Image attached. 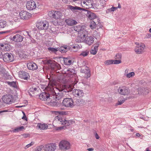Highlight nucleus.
Listing matches in <instances>:
<instances>
[{"instance_id": "58836bf2", "label": "nucleus", "mask_w": 151, "mask_h": 151, "mask_svg": "<svg viewBox=\"0 0 151 151\" xmlns=\"http://www.w3.org/2000/svg\"><path fill=\"white\" fill-rule=\"evenodd\" d=\"M113 60H107L105 62V64L106 65H109L113 64Z\"/></svg>"}, {"instance_id": "a19ab883", "label": "nucleus", "mask_w": 151, "mask_h": 151, "mask_svg": "<svg viewBox=\"0 0 151 151\" xmlns=\"http://www.w3.org/2000/svg\"><path fill=\"white\" fill-rule=\"evenodd\" d=\"M122 58V55L121 53H118L115 56V59L121 60Z\"/></svg>"}, {"instance_id": "052dcab7", "label": "nucleus", "mask_w": 151, "mask_h": 151, "mask_svg": "<svg viewBox=\"0 0 151 151\" xmlns=\"http://www.w3.org/2000/svg\"><path fill=\"white\" fill-rule=\"evenodd\" d=\"M84 5H85L87 6V2L86 1H83V2Z\"/></svg>"}, {"instance_id": "a211bd4d", "label": "nucleus", "mask_w": 151, "mask_h": 151, "mask_svg": "<svg viewBox=\"0 0 151 151\" xmlns=\"http://www.w3.org/2000/svg\"><path fill=\"white\" fill-rule=\"evenodd\" d=\"M19 76L20 78L25 80H27L29 77V73L24 71H20Z\"/></svg>"}, {"instance_id": "4be33fe9", "label": "nucleus", "mask_w": 151, "mask_h": 151, "mask_svg": "<svg viewBox=\"0 0 151 151\" xmlns=\"http://www.w3.org/2000/svg\"><path fill=\"white\" fill-rule=\"evenodd\" d=\"M51 99L50 101H48V103H50V104L53 106H58L60 105L61 103L60 101H57L58 100L55 99V98H51Z\"/></svg>"}, {"instance_id": "423d86ee", "label": "nucleus", "mask_w": 151, "mask_h": 151, "mask_svg": "<svg viewBox=\"0 0 151 151\" xmlns=\"http://www.w3.org/2000/svg\"><path fill=\"white\" fill-rule=\"evenodd\" d=\"M62 103L63 105L66 107H73L74 106L73 100L71 98H64Z\"/></svg>"}, {"instance_id": "f8f14e48", "label": "nucleus", "mask_w": 151, "mask_h": 151, "mask_svg": "<svg viewBox=\"0 0 151 151\" xmlns=\"http://www.w3.org/2000/svg\"><path fill=\"white\" fill-rule=\"evenodd\" d=\"M57 146L55 143H50L46 145L45 147V151H55Z\"/></svg>"}, {"instance_id": "6e6d98bb", "label": "nucleus", "mask_w": 151, "mask_h": 151, "mask_svg": "<svg viewBox=\"0 0 151 151\" xmlns=\"http://www.w3.org/2000/svg\"><path fill=\"white\" fill-rule=\"evenodd\" d=\"M93 150L94 149L93 148H89L87 149V150H88V151H93Z\"/></svg>"}, {"instance_id": "aec40b11", "label": "nucleus", "mask_w": 151, "mask_h": 151, "mask_svg": "<svg viewBox=\"0 0 151 151\" xmlns=\"http://www.w3.org/2000/svg\"><path fill=\"white\" fill-rule=\"evenodd\" d=\"M94 40L93 37L91 36H89L85 37L84 40V42L85 43L90 45L93 43Z\"/></svg>"}, {"instance_id": "79ce46f5", "label": "nucleus", "mask_w": 151, "mask_h": 151, "mask_svg": "<svg viewBox=\"0 0 151 151\" xmlns=\"http://www.w3.org/2000/svg\"><path fill=\"white\" fill-rule=\"evenodd\" d=\"M113 64H117L120 63H121L122 61L121 60H113Z\"/></svg>"}, {"instance_id": "ddd939ff", "label": "nucleus", "mask_w": 151, "mask_h": 151, "mask_svg": "<svg viewBox=\"0 0 151 151\" xmlns=\"http://www.w3.org/2000/svg\"><path fill=\"white\" fill-rule=\"evenodd\" d=\"M19 14L21 18L24 20H27L31 16L30 13L25 11H21Z\"/></svg>"}, {"instance_id": "774afa93", "label": "nucleus", "mask_w": 151, "mask_h": 151, "mask_svg": "<svg viewBox=\"0 0 151 151\" xmlns=\"http://www.w3.org/2000/svg\"><path fill=\"white\" fill-rule=\"evenodd\" d=\"M65 112L64 111H62V115L65 114Z\"/></svg>"}, {"instance_id": "4468645a", "label": "nucleus", "mask_w": 151, "mask_h": 151, "mask_svg": "<svg viewBox=\"0 0 151 151\" xmlns=\"http://www.w3.org/2000/svg\"><path fill=\"white\" fill-rule=\"evenodd\" d=\"M119 93L122 95H125L129 94L130 93L129 89L125 87H119L118 89Z\"/></svg>"}, {"instance_id": "49530a36", "label": "nucleus", "mask_w": 151, "mask_h": 151, "mask_svg": "<svg viewBox=\"0 0 151 151\" xmlns=\"http://www.w3.org/2000/svg\"><path fill=\"white\" fill-rule=\"evenodd\" d=\"M30 39L31 41V42L34 43V44H35L36 43V41L35 40H34V39H33L32 37L30 38Z\"/></svg>"}, {"instance_id": "69168bd1", "label": "nucleus", "mask_w": 151, "mask_h": 151, "mask_svg": "<svg viewBox=\"0 0 151 151\" xmlns=\"http://www.w3.org/2000/svg\"><path fill=\"white\" fill-rule=\"evenodd\" d=\"M33 90L34 91H36L37 90V88H33Z\"/></svg>"}, {"instance_id": "338daca9", "label": "nucleus", "mask_w": 151, "mask_h": 151, "mask_svg": "<svg viewBox=\"0 0 151 151\" xmlns=\"http://www.w3.org/2000/svg\"><path fill=\"white\" fill-rule=\"evenodd\" d=\"M30 91L32 92L33 91H34L33 88H32L30 89Z\"/></svg>"}, {"instance_id": "bf43d9fd", "label": "nucleus", "mask_w": 151, "mask_h": 151, "mask_svg": "<svg viewBox=\"0 0 151 151\" xmlns=\"http://www.w3.org/2000/svg\"><path fill=\"white\" fill-rule=\"evenodd\" d=\"M118 6L116 7L117 8H121V5H120V4L119 3H118Z\"/></svg>"}, {"instance_id": "09e8293b", "label": "nucleus", "mask_w": 151, "mask_h": 151, "mask_svg": "<svg viewBox=\"0 0 151 151\" xmlns=\"http://www.w3.org/2000/svg\"><path fill=\"white\" fill-rule=\"evenodd\" d=\"M117 9L116 7H112L110 9V10L111 11L113 12L114 11Z\"/></svg>"}, {"instance_id": "b1692460", "label": "nucleus", "mask_w": 151, "mask_h": 151, "mask_svg": "<svg viewBox=\"0 0 151 151\" xmlns=\"http://www.w3.org/2000/svg\"><path fill=\"white\" fill-rule=\"evenodd\" d=\"M86 15L88 18L90 19H94L96 17V15L95 14L88 11H87Z\"/></svg>"}, {"instance_id": "9b49d317", "label": "nucleus", "mask_w": 151, "mask_h": 151, "mask_svg": "<svg viewBox=\"0 0 151 151\" xmlns=\"http://www.w3.org/2000/svg\"><path fill=\"white\" fill-rule=\"evenodd\" d=\"M3 59L5 62H11L13 61L14 58L13 55L11 53H6L3 56Z\"/></svg>"}, {"instance_id": "f03ea898", "label": "nucleus", "mask_w": 151, "mask_h": 151, "mask_svg": "<svg viewBox=\"0 0 151 151\" xmlns=\"http://www.w3.org/2000/svg\"><path fill=\"white\" fill-rule=\"evenodd\" d=\"M54 93L53 88L51 86V87L48 86L44 92L41 93L39 96L40 100L43 101H47L48 102L50 101L51 98H52V94Z\"/></svg>"}, {"instance_id": "0eeeda50", "label": "nucleus", "mask_w": 151, "mask_h": 151, "mask_svg": "<svg viewBox=\"0 0 151 151\" xmlns=\"http://www.w3.org/2000/svg\"><path fill=\"white\" fill-rule=\"evenodd\" d=\"M2 99L4 103L7 104H10L13 102V97L11 94H6L3 96Z\"/></svg>"}, {"instance_id": "473e14b6", "label": "nucleus", "mask_w": 151, "mask_h": 151, "mask_svg": "<svg viewBox=\"0 0 151 151\" xmlns=\"http://www.w3.org/2000/svg\"><path fill=\"white\" fill-rule=\"evenodd\" d=\"M6 25V21L2 20H0V28H3Z\"/></svg>"}, {"instance_id": "ea45409f", "label": "nucleus", "mask_w": 151, "mask_h": 151, "mask_svg": "<svg viewBox=\"0 0 151 151\" xmlns=\"http://www.w3.org/2000/svg\"><path fill=\"white\" fill-rule=\"evenodd\" d=\"M134 72H131L129 73L126 74L127 77L130 78L134 76Z\"/></svg>"}, {"instance_id": "6ab92c4d", "label": "nucleus", "mask_w": 151, "mask_h": 151, "mask_svg": "<svg viewBox=\"0 0 151 151\" xmlns=\"http://www.w3.org/2000/svg\"><path fill=\"white\" fill-rule=\"evenodd\" d=\"M23 37L19 34H16L12 37V40L16 42H21L23 40Z\"/></svg>"}, {"instance_id": "a18cd8bd", "label": "nucleus", "mask_w": 151, "mask_h": 151, "mask_svg": "<svg viewBox=\"0 0 151 151\" xmlns=\"http://www.w3.org/2000/svg\"><path fill=\"white\" fill-rule=\"evenodd\" d=\"M103 23L99 22L96 24V27H99V28H101L103 27Z\"/></svg>"}, {"instance_id": "393cba45", "label": "nucleus", "mask_w": 151, "mask_h": 151, "mask_svg": "<svg viewBox=\"0 0 151 151\" xmlns=\"http://www.w3.org/2000/svg\"><path fill=\"white\" fill-rule=\"evenodd\" d=\"M68 8L71 10L73 12H74L75 10H84V9L81 8L80 7L77 6H72L70 5H68Z\"/></svg>"}, {"instance_id": "5701e85b", "label": "nucleus", "mask_w": 151, "mask_h": 151, "mask_svg": "<svg viewBox=\"0 0 151 151\" xmlns=\"http://www.w3.org/2000/svg\"><path fill=\"white\" fill-rule=\"evenodd\" d=\"M88 35V32L85 29H81L78 32V35L80 36L81 39H83L85 37Z\"/></svg>"}, {"instance_id": "dca6fc26", "label": "nucleus", "mask_w": 151, "mask_h": 151, "mask_svg": "<svg viewBox=\"0 0 151 151\" xmlns=\"http://www.w3.org/2000/svg\"><path fill=\"white\" fill-rule=\"evenodd\" d=\"M26 8L27 9L32 10L36 7V4L34 1H29L26 3Z\"/></svg>"}, {"instance_id": "c03bdc74", "label": "nucleus", "mask_w": 151, "mask_h": 151, "mask_svg": "<svg viewBox=\"0 0 151 151\" xmlns=\"http://www.w3.org/2000/svg\"><path fill=\"white\" fill-rule=\"evenodd\" d=\"M34 143L33 142H31L30 143L27 145L25 147V149H27L29 147L33 145Z\"/></svg>"}, {"instance_id": "3c124183", "label": "nucleus", "mask_w": 151, "mask_h": 151, "mask_svg": "<svg viewBox=\"0 0 151 151\" xmlns=\"http://www.w3.org/2000/svg\"><path fill=\"white\" fill-rule=\"evenodd\" d=\"M42 149L40 147H38L36 149H35L34 151H40Z\"/></svg>"}, {"instance_id": "c9c22d12", "label": "nucleus", "mask_w": 151, "mask_h": 151, "mask_svg": "<svg viewBox=\"0 0 151 151\" xmlns=\"http://www.w3.org/2000/svg\"><path fill=\"white\" fill-rule=\"evenodd\" d=\"M8 85H10V86H12L13 87L16 88L17 87L16 83L14 81L12 82H7Z\"/></svg>"}, {"instance_id": "0e129e2a", "label": "nucleus", "mask_w": 151, "mask_h": 151, "mask_svg": "<svg viewBox=\"0 0 151 151\" xmlns=\"http://www.w3.org/2000/svg\"><path fill=\"white\" fill-rule=\"evenodd\" d=\"M146 151H151V150H149V148H147L146 149Z\"/></svg>"}, {"instance_id": "864d4df0", "label": "nucleus", "mask_w": 151, "mask_h": 151, "mask_svg": "<svg viewBox=\"0 0 151 151\" xmlns=\"http://www.w3.org/2000/svg\"><path fill=\"white\" fill-rule=\"evenodd\" d=\"M22 119L24 120H27V119L25 114H24L23 115V116L22 117Z\"/></svg>"}, {"instance_id": "39448f33", "label": "nucleus", "mask_w": 151, "mask_h": 151, "mask_svg": "<svg viewBox=\"0 0 151 151\" xmlns=\"http://www.w3.org/2000/svg\"><path fill=\"white\" fill-rule=\"evenodd\" d=\"M50 17L55 19H61L63 16L62 13L60 11L52 10L48 12Z\"/></svg>"}, {"instance_id": "e2e57ef3", "label": "nucleus", "mask_w": 151, "mask_h": 151, "mask_svg": "<svg viewBox=\"0 0 151 151\" xmlns=\"http://www.w3.org/2000/svg\"><path fill=\"white\" fill-rule=\"evenodd\" d=\"M147 35H148V38H150V37H151V35H150V34H147Z\"/></svg>"}, {"instance_id": "603ef678", "label": "nucleus", "mask_w": 151, "mask_h": 151, "mask_svg": "<svg viewBox=\"0 0 151 151\" xmlns=\"http://www.w3.org/2000/svg\"><path fill=\"white\" fill-rule=\"evenodd\" d=\"M8 32V31H1V32H0V35L3 34H5V33H7Z\"/></svg>"}, {"instance_id": "7ed1b4c3", "label": "nucleus", "mask_w": 151, "mask_h": 151, "mask_svg": "<svg viewBox=\"0 0 151 151\" xmlns=\"http://www.w3.org/2000/svg\"><path fill=\"white\" fill-rule=\"evenodd\" d=\"M80 48L79 45L75 44L73 46L69 45H64L60 47L59 51L62 53H65L69 50L74 52L77 51V50Z\"/></svg>"}, {"instance_id": "1a4fd4ad", "label": "nucleus", "mask_w": 151, "mask_h": 151, "mask_svg": "<svg viewBox=\"0 0 151 151\" xmlns=\"http://www.w3.org/2000/svg\"><path fill=\"white\" fill-rule=\"evenodd\" d=\"M54 93L52 94V98H55L56 100H59L62 98L64 97L65 92L64 91H60L59 92L56 93L53 89Z\"/></svg>"}, {"instance_id": "4c0bfd02", "label": "nucleus", "mask_w": 151, "mask_h": 151, "mask_svg": "<svg viewBox=\"0 0 151 151\" xmlns=\"http://www.w3.org/2000/svg\"><path fill=\"white\" fill-rule=\"evenodd\" d=\"M90 26L92 29L96 28V24L94 21H92L91 22V24H90Z\"/></svg>"}, {"instance_id": "37998d69", "label": "nucleus", "mask_w": 151, "mask_h": 151, "mask_svg": "<svg viewBox=\"0 0 151 151\" xmlns=\"http://www.w3.org/2000/svg\"><path fill=\"white\" fill-rule=\"evenodd\" d=\"M24 33L25 34V35L28 36L29 38L32 37L30 35V32L27 31H25Z\"/></svg>"}, {"instance_id": "5fc2aeb1", "label": "nucleus", "mask_w": 151, "mask_h": 151, "mask_svg": "<svg viewBox=\"0 0 151 151\" xmlns=\"http://www.w3.org/2000/svg\"><path fill=\"white\" fill-rule=\"evenodd\" d=\"M95 137L97 139H99V137L98 134L96 132L95 134Z\"/></svg>"}, {"instance_id": "680f3d73", "label": "nucleus", "mask_w": 151, "mask_h": 151, "mask_svg": "<svg viewBox=\"0 0 151 151\" xmlns=\"http://www.w3.org/2000/svg\"><path fill=\"white\" fill-rule=\"evenodd\" d=\"M136 135L137 137H139L140 136L139 134L138 133H136Z\"/></svg>"}, {"instance_id": "72a5a7b5", "label": "nucleus", "mask_w": 151, "mask_h": 151, "mask_svg": "<svg viewBox=\"0 0 151 151\" xmlns=\"http://www.w3.org/2000/svg\"><path fill=\"white\" fill-rule=\"evenodd\" d=\"M87 6L88 8H91L93 6V1L91 0H88L86 1Z\"/></svg>"}, {"instance_id": "cd10ccee", "label": "nucleus", "mask_w": 151, "mask_h": 151, "mask_svg": "<svg viewBox=\"0 0 151 151\" xmlns=\"http://www.w3.org/2000/svg\"><path fill=\"white\" fill-rule=\"evenodd\" d=\"M59 48H54L53 47H50L47 48V50L51 53H56V52L58 51Z\"/></svg>"}, {"instance_id": "bb28decb", "label": "nucleus", "mask_w": 151, "mask_h": 151, "mask_svg": "<svg viewBox=\"0 0 151 151\" xmlns=\"http://www.w3.org/2000/svg\"><path fill=\"white\" fill-rule=\"evenodd\" d=\"M66 22L68 25L70 26H72L77 24V22L76 21L71 19L66 20Z\"/></svg>"}, {"instance_id": "e433bc0d", "label": "nucleus", "mask_w": 151, "mask_h": 151, "mask_svg": "<svg viewBox=\"0 0 151 151\" xmlns=\"http://www.w3.org/2000/svg\"><path fill=\"white\" fill-rule=\"evenodd\" d=\"M24 128L23 126H21L17 128L14 129L13 131L14 132H19V131H21L22 130V129H23Z\"/></svg>"}, {"instance_id": "2eb2a0df", "label": "nucleus", "mask_w": 151, "mask_h": 151, "mask_svg": "<svg viewBox=\"0 0 151 151\" xmlns=\"http://www.w3.org/2000/svg\"><path fill=\"white\" fill-rule=\"evenodd\" d=\"M72 93L74 96L77 97H81L84 95V93L82 90L75 89L72 91Z\"/></svg>"}, {"instance_id": "4d7b16f0", "label": "nucleus", "mask_w": 151, "mask_h": 151, "mask_svg": "<svg viewBox=\"0 0 151 151\" xmlns=\"http://www.w3.org/2000/svg\"><path fill=\"white\" fill-rule=\"evenodd\" d=\"M0 47H4V48H6V46H5V45L3 44H0Z\"/></svg>"}, {"instance_id": "de8ad7c7", "label": "nucleus", "mask_w": 151, "mask_h": 151, "mask_svg": "<svg viewBox=\"0 0 151 151\" xmlns=\"http://www.w3.org/2000/svg\"><path fill=\"white\" fill-rule=\"evenodd\" d=\"M99 42H97L96 43L95 45H93L92 46H93L96 49H98V47H99Z\"/></svg>"}, {"instance_id": "20e7f679", "label": "nucleus", "mask_w": 151, "mask_h": 151, "mask_svg": "<svg viewBox=\"0 0 151 151\" xmlns=\"http://www.w3.org/2000/svg\"><path fill=\"white\" fill-rule=\"evenodd\" d=\"M49 26V24L46 21H43L41 20H38L36 24V27L39 29L41 30L47 29Z\"/></svg>"}, {"instance_id": "9d476101", "label": "nucleus", "mask_w": 151, "mask_h": 151, "mask_svg": "<svg viewBox=\"0 0 151 151\" xmlns=\"http://www.w3.org/2000/svg\"><path fill=\"white\" fill-rule=\"evenodd\" d=\"M59 147L61 150H68L70 148V144L68 141L63 140L60 142Z\"/></svg>"}, {"instance_id": "7c9ffc66", "label": "nucleus", "mask_w": 151, "mask_h": 151, "mask_svg": "<svg viewBox=\"0 0 151 151\" xmlns=\"http://www.w3.org/2000/svg\"><path fill=\"white\" fill-rule=\"evenodd\" d=\"M98 50V49H96L93 46H92L90 50L91 54L94 55H95L97 53Z\"/></svg>"}, {"instance_id": "412c9836", "label": "nucleus", "mask_w": 151, "mask_h": 151, "mask_svg": "<svg viewBox=\"0 0 151 151\" xmlns=\"http://www.w3.org/2000/svg\"><path fill=\"white\" fill-rule=\"evenodd\" d=\"M27 67L29 70H34L37 68V64L33 62H30L27 64Z\"/></svg>"}, {"instance_id": "a878e982", "label": "nucleus", "mask_w": 151, "mask_h": 151, "mask_svg": "<svg viewBox=\"0 0 151 151\" xmlns=\"http://www.w3.org/2000/svg\"><path fill=\"white\" fill-rule=\"evenodd\" d=\"M37 127L41 130H44L47 129L48 126L46 124L38 123Z\"/></svg>"}, {"instance_id": "2f4dec72", "label": "nucleus", "mask_w": 151, "mask_h": 151, "mask_svg": "<svg viewBox=\"0 0 151 151\" xmlns=\"http://www.w3.org/2000/svg\"><path fill=\"white\" fill-rule=\"evenodd\" d=\"M66 71L68 72V73L69 74H73L75 73V70L72 68H69L67 69Z\"/></svg>"}, {"instance_id": "6e6552de", "label": "nucleus", "mask_w": 151, "mask_h": 151, "mask_svg": "<svg viewBox=\"0 0 151 151\" xmlns=\"http://www.w3.org/2000/svg\"><path fill=\"white\" fill-rule=\"evenodd\" d=\"M80 72L84 75V76L86 78H88L91 76V72L89 68L86 66H82Z\"/></svg>"}, {"instance_id": "8fccbe9b", "label": "nucleus", "mask_w": 151, "mask_h": 151, "mask_svg": "<svg viewBox=\"0 0 151 151\" xmlns=\"http://www.w3.org/2000/svg\"><path fill=\"white\" fill-rule=\"evenodd\" d=\"M125 101L124 100H122L120 101H118V105H121Z\"/></svg>"}, {"instance_id": "f704fd0d", "label": "nucleus", "mask_w": 151, "mask_h": 151, "mask_svg": "<svg viewBox=\"0 0 151 151\" xmlns=\"http://www.w3.org/2000/svg\"><path fill=\"white\" fill-rule=\"evenodd\" d=\"M89 53V51L87 50L83 51L79 54V56L86 57L88 55Z\"/></svg>"}, {"instance_id": "f257e3e1", "label": "nucleus", "mask_w": 151, "mask_h": 151, "mask_svg": "<svg viewBox=\"0 0 151 151\" xmlns=\"http://www.w3.org/2000/svg\"><path fill=\"white\" fill-rule=\"evenodd\" d=\"M54 123H57L58 124L64 125L62 127H56L55 129L56 130H60L66 128V126L73 124L74 123V121L72 120H66L64 118H62L60 116H57L55 117Z\"/></svg>"}, {"instance_id": "c85d7f7f", "label": "nucleus", "mask_w": 151, "mask_h": 151, "mask_svg": "<svg viewBox=\"0 0 151 151\" xmlns=\"http://www.w3.org/2000/svg\"><path fill=\"white\" fill-rule=\"evenodd\" d=\"M85 101L84 100L80 99L76 100L75 104L77 106H82L84 103Z\"/></svg>"}, {"instance_id": "c756f323", "label": "nucleus", "mask_w": 151, "mask_h": 151, "mask_svg": "<svg viewBox=\"0 0 151 151\" xmlns=\"http://www.w3.org/2000/svg\"><path fill=\"white\" fill-rule=\"evenodd\" d=\"M64 64L66 65H70L73 63V61L68 58L64 59Z\"/></svg>"}, {"instance_id": "13d9d810", "label": "nucleus", "mask_w": 151, "mask_h": 151, "mask_svg": "<svg viewBox=\"0 0 151 151\" xmlns=\"http://www.w3.org/2000/svg\"><path fill=\"white\" fill-rule=\"evenodd\" d=\"M129 71V69H127L125 70V74L126 73L127 74L128 73Z\"/></svg>"}, {"instance_id": "f3484780", "label": "nucleus", "mask_w": 151, "mask_h": 151, "mask_svg": "<svg viewBox=\"0 0 151 151\" xmlns=\"http://www.w3.org/2000/svg\"><path fill=\"white\" fill-rule=\"evenodd\" d=\"M145 45L144 44L138 45L136 46L135 48V51L138 54H141L143 52Z\"/></svg>"}]
</instances>
